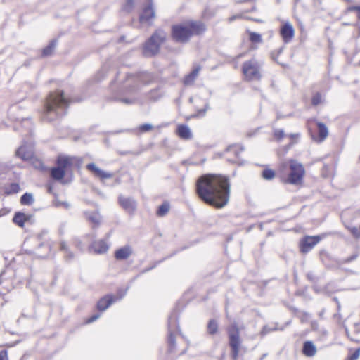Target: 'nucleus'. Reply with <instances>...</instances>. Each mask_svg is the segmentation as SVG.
Listing matches in <instances>:
<instances>
[{
  "label": "nucleus",
  "mask_w": 360,
  "mask_h": 360,
  "mask_svg": "<svg viewBox=\"0 0 360 360\" xmlns=\"http://www.w3.org/2000/svg\"><path fill=\"white\" fill-rule=\"evenodd\" d=\"M302 354L307 357L314 356L317 352L316 347L311 340L305 341L302 346Z\"/></svg>",
  "instance_id": "nucleus-17"
},
{
  "label": "nucleus",
  "mask_w": 360,
  "mask_h": 360,
  "mask_svg": "<svg viewBox=\"0 0 360 360\" xmlns=\"http://www.w3.org/2000/svg\"><path fill=\"white\" fill-rule=\"evenodd\" d=\"M198 114H203V108L198 111Z\"/></svg>",
  "instance_id": "nucleus-60"
},
{
  "label": "nucleus",
  "mask_w": 360,
  "mask_h": 360,
  "mask_svg": "<svg viewBox=\"0 0 360 360\" xmlns=\"http://www.w3.org/2000/svg\"><path fill=\"white\" fill-rule=\"evenodd\" d=\"M250 40L254 43H262V39L260 34L250 32Z\"/></svg>",
  "instance_id": "nucleus-34"
},
{
  "label": "nucleus",
  "mask_w": 360,
  "mask_h": 360,
  "mask_svg": "<svg viewBox=\"0 0 360 360\" xmlns=\"http://www.w3.org/2000/svg\"><path fill=\"white\" fill-rule=\"evenodd\" d=\"M29 219V216L25 213L18 212L14 214L13 221L20 227H23L25 222Z\"/></svg>",
  "instance_id": "nucleus-24"
},
{
  "label": "nucleus",
  "mask_w": 360,
  "mask_h": 360,
  "mask_svg": "<svg viewBox=\"0 0 360 360\" xmlns=\"http://www.w3.org/2000/svg\"><path fill=\"white\" fill-rule=\"evenodd\" d=\"M57 167L65 169L70 166L72 162L68 157L59 156L57 159Z\"/></svg>",
  "instance_id": "nucleus-30"
},
{
  "label": "nucleus",
  "mask_w": 360,
  "mask_h": 360,
  "mask_svg": "<svg viewBox=\"0 0 360 360\" xmlns=\"http://www.w3.org/2000/svg\"><path fill=\"white\" fill-rule=\"evenodd\" d=\"M280 34L285 44L290 42L295 34L293 26L288 22H285L281 27Z\"/></svg>",
  "instance_id": "nucleus-12"
},
{
  "label": "nucleus",
  "mask_w": 360,
  "mask_h": 360,
  "mask_svg": "<svg viewBox=\"0 0 360 360\" xmlns=\"http://www.w3.org/2000/svg\"><path fill=\"white\" fill-rule=\"evenodd\" d=\"M321 240L320 236H306L300 241V251L307 253L310 251Z\"/></svg>",
  "instance_id": "nucleus-11"
},
{
  "label": "nucleus",
  "mask_w": 360,
  "mask_h": 360,
  "mask_svg": "<svg viewBox=\"0 0 360 360\" xmlns=\"http://www.w3.org/2000/svg\"><path fill=\"white\" fill-rule=\"evenodd\" d=\"M65 258L67 261H70L74 258V254L68 250V252H65Z\"/></svg>",
  "instance_id": "nucleus-47"
},
{
  "label": "nucleus",
  "mask_w": 360,
  "mask_h": 360,
  "mask_svg": "<svg viewBox=\"0 0 360 360\" xmlns=\"http://www.w3.org/2000/svg\"><path fill=\"white\" fill-rule=\"evenodd\" d=\"M208 109H210V105H209V104H208V103H206V104L205 105L204 108H203V115L207 112V110Z\"/></svg>",
  "instance_id": "nucleus-54"
},
{
  "label": "nucleus",
  "mask_w": 360,
  "mask_h": 360,
  "mask_svg": "<svg viewBox=\"0 0 360 360\" xmlns=\"http://www.w3.org/2000/svg\"><path fill=\"white\" fill-rule=\"evenodd\" d=\"M55 205L56 207H58V206H60V205H63L64 206L66 209H68L70 207V205L68 202H60V201H58L55 203Z\"/></svg>",
  "instance_id": "nucleus-48"
},
{
  "label": "nucleus",
  "mask_w": 360,
  "mask_h": 360,
  "mask_svg": "<svg viewBox=\"0 0 360 360\" xmlns=\"http://www.w3.org/2000/svg\"><path fill=\"white\" fill-rule=\"evenodd\" d=\"M155 18V11L153 7V0H148L147 6H144L139 15V22L141 24L146 23L148 25L152 24L151 20Z\"/></svg>",
  "instance_id": "nucleus-8"
},
{
  "label": "nucleus",
  "mask_w": 360,
  "mask_h": 360,
  "mask_svg": "<svg viewBox=\"0 0 360 360\" xmlns=\"http://www.w3.org/2000/svg\"><path fill=\"white\" fill-rule=\"evenodd\" d=\"M228 335L231 348H239L240 343V332L236 323L231 324L228 328Z\"/></svg>",
  "instance_id": "nucleus-10"
},
{
  "label": "nucleus",
  "mask_w": 360,
  "mask_h": 360,
  "mask_svg": "<svg viewBox=\"0 0 360 360\" xmlns=\"http://www.w3.org/2000/svg\"><path fill=\"white\" fill-rule=\"evenodd\" d=\"M276 176L275 172L271 169H265L262 172V176L264 179L270 181Z\"/></svg>",
  "instance_id": "nucleus-33"
},
{
  "label": "nucleus",
  "mask_w": 360,
  "mask_h": 360,
  "mask_svg": "<svg viewBox=\"0 0 360 360\" xmlns=\"http://www.w3.org/2000/svg\"><path fill=\"white\" fill-rule=\"evenodd\" d=\"M270 328H269V327L267 326H265L263 327L262 331H261V335H266L268 333L270 332Z\"/></svg>",
  "instance_id": "nucleus-51"
},
{
  "label": "nucleus",
  "mask_w": 360,
  "mask_h": 360,
  "mask_svg": "<svg viewBox=\"0 0 360 360\" xmlns=\"http://www.w3.org/2000/svg\"><path fill=\"white\" fill-rule=\"evenodd\" d=\"M177 134L183 139L188 140L192 138V133L187 125L181 124L178 126Z\"/></svg>",
  "instance_id": "nucleus-22"
},
{
  "label": "nucleus",
  "mask_w": 360,
  "mask_h": 360,
  "mask_svg": "<svg viewBox=\"0 0 360 360\" xmlns=\"http://www.w3.org/2000/svg\"><path fill=\"white\" fill-rule=\"evenodd\" d=\"M58 41L56 39H52L49 45L43 49L41 56L43 57H48L52 55L56 46Z\"/></svg>",
  "instance_id": "nucleus-26"
},
{
  "label": "nucleus",
  "mask_w": 360,
  "mask_h": 360,
  "mask_svg": "<svg viewBox=\"0 0 360 360\" xmlns=\"http://www.w3.org/2000/svg\"><path fill=\"white\" fill-rule=\"evenodd\" d=\"M244 150L243 147L240 146L238 144H233L231 146H229L226 150V154H233V157H227V161L232 162V163H236L238 165H243L244 162L240 160V154L242 151Z\"/></svg>",
  "instance_id": "nucleus-9"
},
{
  "label": "nucleus",
  "mask_w": 360,
  "mask_h": 360,
  "mask_svg": "<svg viewBox=\"0 0 360 360\" xmlns=\"http://www.w3.org/2000/svg\"><path fill=\"white\" fill-rule=\"evenodd\" d=\"M242 56V54H240L237 56V58H240Z\"/></svg>",
  "instance_id": "nucleus-61"
},
{
  "label": "nucleus",
  "mask_w": 360,
  "mask_h": 360,
  "mask_svg": "<svg viewBox=\"0 0 360 360\" xmlns=\"http://www.w3.org/2000/svg\"><path fill=\"white\" fill-rule=\"evenodd\" d=\"M219 331V323L216 319H210L207 325V332L210 335H216Z\"/></svg>",
  "instance_id": "nucleus-25"
},
{
  "label": "nucleus",
  "mask_w": 360,
  "mask_h": 360,
  "mask_svg": "<svg viewBox=\"0 0 360 360\" xmlns=\"http://www.w3.org/2000/svg\"><path fill=\"white\" fill-rule=\"evenodd\" d=\"M319 141H323L328 135V130L326 125L323 122L317 123Z\"/></svg>",
  "instance_id": "nucleus-27"
},
{
  "label": "nucleus",
  "mask_w": 360,
  "mask_h": 360,
  "mask_svg": "<svg viewBox=\"0 0 360 360\" xmlns=\"http://www.w3.org/2000/svg\"><path fill=\"white\" fill-rule=\"evenodd\" d=\"M346 333H347V336L349 337V333H348V330H346Z\"/></svg>",
  "instance_id": "nucleus-64"
},
{
  "label": "nucleus",
  "mask_w": 360,
  "mask_h": 360,
  "mask_svg": "<svg viewBox=\"0 0 360 360\" xmlns=\"http://www.w3.org/2000/svg\"><path fill=\"white\" fill-rule=\"evenodd\" d=\"M250 20H253V21H255V22H263L262 20H260V19H257V18H255V19H254V18H250Z\"/></svg>",
  "instance_id": "nucleus-57"
},
{
  "label": "nucleus",
  "mask_w": 360,
  "mask_h": 360,
  "mask_svg": "<svg viewBox=\"0 0 360 360\" xmlns=\"http://www.w3.org/2000/svg\"><path fill=\"white\" fill-rule=\"evenodd\" d=\"M238 17L236 15H233V16H231L229 20L230 21H233L235 19H236Z\"/></svg>",
  "instance_id": "nucleus-58"
},
{
  "label": "nucleus",
  "mask_w": 360,
  "mask_h": 360,
  "mask_svg": "<svg viewBox=\"0 0 360 360\" xmlns=\"http://www.w3.org/2000/svg\"><path fill=\"white\" fill-rule=\"evenodd\" d=\"M170 205L168 202H164L157 210L156 214L159 217L165 216L169 210Z\"/></svg>",
  "instance_id": "nucleus-32"
},
{
  "label": "nucleus",
  "mask_w": 360,
  "mask_h": 360,
  "mask_svg": "<svg viewBox=\"0 0 360 360\" xmlns=\"http://www.w3.org/2000/svg\"><path fill=\"white\" fill-rule=\"evenodd\" d=\"M120 101L122 103H126V104H131V103H132V101L129 99V98H121V99H120Z\"/></svg>",
  "instance_id": "nucleus-52"
},
{
  "label": "nucleus",
  "mask_w": 360,
  "mask_h": 360,
  "mask_svg": "<svg viewBox=\"0 0 360 360\" xmlns=\"http://www.w3.org/2000/svg\"><path fill=\"white\" fill-rule=\"evenodd\" d=\"M206 26L200 20H187L171 27V37L176 43L186 44L193 36L202 34Z\"/></svg>",
  "instance_id": "nucleus-3"
},
{
  "label": "nucleus",
  "mask_w": 360,
  "mask_h": 360,
  "mask_svg": "<svg viewBox=\"0 0 360 360\" xmlns=\"http://www.w3.org/2000/svg\"><path fill=\"white\" fill-rule=\"evenodd\" d=\"M91 247L97 254L105 253L109 249V245L107 241L105 240H99L98 241H95L91 244Z\"/></svg>",
  "instance_id": "nucleus-20"
},
{
  "label": "nucleus",
  "mask_w": 360,
  "mask_h": 360,
  "mask_svg": "<svg viewBox=\"0 0 360 360\" xmlns=\"http://www.w3.org/2000/svg\"><path fill=\"white\" fill-rule=\"evenodd\" d=\"M114 301L115 300L112 295H107L98 300L96 307L98 310L103 311L106 310Z\"/></svg>",
  "instance_id": "nucleus-18"
},
{
  "label": "nucleus",
  "mask_w": 360,
  "mask_h": 360,
  "mask_svg": "<svg viewBox=\"0 0 360 360\" xmlns=\"http://www.w3.org/2000/svg\"><path fill=\"white\" fill-rule=\"evenodd\" d=\"M288 168V165L286 163H283L281 165L280 167V170H283L285 169H287Z\"/></svg>",
  "instance_id": "nucleus-55"
},
{
  "label": "nucleus",
  "mask_w": 360,
  "mask_h": 360,
  "mask_svg": "<svg viewBox=\"0 0 360 360\" xmlns=\"http://www.w3.org/2000/svg\"><path fill=\"white\" fill-rule=\"evenodd\" d=\"M284 48H285V46H283L278 48V49L274 50L271 53V58L274 60L277 61L278 57L279 56V55H281L283 53Z\"/></svg>",
  "instance_id": "nucleus-35"
},
{
  "label": "nucleus",
  "mask_w": 360,
  "mask_h": 360,
  "mask_svg": "<svg viewBox=\"0 0 360 360\" xmlns=\"http://www.w3.org/2000/svg\"><path fill=\"white\" fill-rule=\"evenodd\" d=\"M43 245H44V243H40L39 247H41Z\"/></svg>",
  "instance_id": "nucleus-63"
},
{
  "label": "nucleus",
  "mask_w": 360,
  "mask_h": 360,
  "mask_svg": "<svg viewBox=\"0 0 360 360\" xmlns=\"http://www.w3.org/2000/svg\"><path fill=\"white\" fill-rule=\"evenodd\" d=\"M239 348H231V356L233 359H236L238 355Z\"/></svg>",
  "instance_id": "nucleus-49"
},
{
  "label": "nucleus",
  "mask_w": 360,
  "mask_h": 360,
  "mask_svg": "<svg viewBox=\"0 0 360 360\" xmlns=\"http://www.w3.org/2000/svg\"><path fill=\"white\" fill-rule=\"evenodd\" d=\"M348 10L349 11H357V18L360 20V5L359 6H353L349 7Z\"/></svg>",
  "instance_id": "nucleus-43"
},
{
  "label": "nucleus",
  "mask_w": 360,
  "mask_h": 360,
  "mask_svg": "<svg viewBox=\"0 0 360 360\" xmlns=\"http://www.w3.org/2000/svg\"><path fill=\"white\" fill-rule=\"evenodd\" d=\"M99 317H100V314H96L91 316V317H89L86 320V323H93L94 321H96Z\"/></svg>",
  "instance_id": "nucleus-45"
},
{
  "label": "nucleus",
  "mask_w": 360,
  "mask_h": 360,
  "mask_svg": "<svg viewBox=\"0 0 360 360\" xmlns=\"http://www.w3.org/2000/svg\"><path fill=\"white\" fill-rule=\"evenodd\" d=\"M15 154L18 157L20 158L23 160H31L33 157V152L26 146H21L19 147L16 150Z\"/></svg>",
  "instance_id": "nucleus-21"
},
{
  "label": "nucleus",
  "mask_w": 360,
  "mask_h": 360,
  "mask_svg": "<svg viewBox=\"0 0 360 360\" xmlns=\"http://www.w3.org/2000/svg\"><path fill=\"white\" fill-rule=\"evenodd\" d=\"M47 190H48V193H53V187H52V186L51 185H49L48 188H47Z\"/></svg>",
  "instance_id": "nucleus-56"
},
{
  "label": "nucleus",
  "mask_w": 360,
  "mask_h": 360,
  "mask_svg": "<svg viewBox=\"0 0 360 360\" xmlns=\"http://www.w3.org/2000/svg\"><path fill=\"white\" fill-rule=\"evenodd\" d=\"M200 70L201 66L196 65L189 74L185 76L184 79V84L185 86L192 85L198 76Z\"/></svg>",
  "instance_id": "nucleus-19"
},
{
  "label": "nucleus",
  "mask_w": 360,
  "mask_h": 360,
  "mask_svg": "<svg viewBox=\"0 0 360 360\" xmlns=\"http://www.w3.org/2000/svg\"><path fill=\"white\" fill-rule=\"evenodd\" d=\"M166 39L167 33L162 29H157L143 44V55L147 58L156 56Z\"/></svg>",
  "instance_id": "nucleus-4"
},
{
  "label": "nucleus",
  "mask_w": 360,
  "mask_h": 360,
  "mask_svg": "<svg viewBox=\"0 0 360 360\" xmlns=\"http://www.w3.org/2000/svg\"><path fill=\"white\" fill-rule=\"evenodd\" d=\"M119 202L122 208L129 214H134L136 209V202L132 198L120 196Z\"/></svg>",
  "instance_id": "nucleus-14"
},
{
  "label": "nucleus",
  "mask_w": 360,
  "mask_h": 360,
  "mask_svg": "<svg viewBox=\"0 0 360 360\" xmlns=\"http://www.w3.org/2000/svg\"><path fill=\"white\" fill-rule=\"evenodd\" d=\"M243 73L248 80H259L261 78L259 65L255 59L246 61L243 65Z\"/></svg>",
  "instance_id": "nucleus-6"
},
{
  "label": "nucleus",
  "mask_w": 360,
  "mask_h": 360,
  "mask_svg": "<svg viewBox=\"0 0 360 360\" xmlns=\"http://www.w3.org/2000/svg\"><path fill=\"white\" fill-rule=\"evenodd\" d=\"M126 79L127 81H133L135 82H141L143 84H148L153 79V77L148 72H142L136 75L133 74H127Z\"/></svg>",
  "instance_id": "nucleus-13"
},
{
  "label": "nucleus",
  "mask_w": 360,
  "mask_h": 360,
  "mask_svg": "<svg viewBox=\"0 0 360 360\" xmlns=\"http://www.w3.org/2000/svg\"><path fill=\"white\" fill-rule=\"evenodd\" d=\"M34 200L32 193H25L20 198V203L23 205H30Z\"/></svg>",
  "instance_id": "nucleus-31"
},
{
  "label": "nucleus",
  "mask_w": 360,
  "mask_h": 360,
  "mask_svg": "<svg viewBox=\"0 0 360 360\" xmlns=\"http://www.w3.org/2000/svg\"><path fill=\"white\" fill-rule=\"evenodd\" d=\"M0 360H8V352L6 350L4 349L0 351Z\"/></svg>",
  "instance_id": "nucleus-46"
},
{
  "label": "nucleus",
  "mask_w": 360,
  "mask_h": 360,
  "mask_svg": "<svg viewBox=\"0 0 360 360\" xmlns=\"http://www.w3.org/2000/svg\"><path fill=\"white\" fill-rule=\"evenodd\" d=\"M176 324V316L174 314H171L168 318V352H174L176 348V338L174 335V329Z\"/></svg>",
  "instance_id": "nucleus-7"
},
{
  "label": "nucleus",
  "mask_w": 360,
  "mask_h": 360,
  "mask_svg": "<svg viewBox=\"0 0 360 360\" xmlns=\"http://www.w3.org/2000/svg\"><path fill=\"white\" fill-rule=\"evenodd\" d=\"M349 231L352 236L355 238H359L360 237V229H359L357 227H352L349 229Z\"/></svg>",
  "instance_id": "nucleus-42"
},
{
  "label": "nucleus",
  "mask_w": 360,
  "mask_h": 360,
  "mask_svg": "<svg viewBox=\"0 0 360 360\" xmlns=\"http://www.w3.org/2000/svg\"><path fill=\"white\" fill-rule=\"evenodd\" d=\"M289 167L290 172L286 179V182L291 184H298L301 182L305 174L303 165L296 160H291Z\"/></svg>",
  "instance_id": "nucleus-5"
},
{
  "label": "nucleus",
  "mask_w": 360,
  "mask_h": 360,
  "mask_svg": "<svg viewBox=\"0 0 360 360\" xmlns=\"http://www.w3.org/2000/svg\"><path fill=\"white\" fill-rule=\"evenodd\" d=\"M134 0H127L125 4L123 6V9L127 12H130L134 7Z\"/></svg>",
  "instance_id": "nucleus-37"
},
{
  "label": "nucleus",
  "mask_w": 360,
  "mask_h": 360,
  "mask_svg": "<svg viewBox=\"0 0 360 360\" xmlns=\"http://www.w3.org/2000/svg\"><path fill=\"white\" fill-rule=\"evenodd\" d=\"M71 101L65 97L63 91L51 92L45 102L41 119L44 122H53L67 113Z\"/></svg>",
  "instance_id": "nucleus-2"
},
{
  "label": "nucleus",
  "mask_w": 360,
  "mask_h": 360,
  "mask_svg": "<svg viewBox=\"0 0 360 360\" xmlns=\"http://www.w3.org/2000/svg\"><path fill=\"white\" fill-rule=\"evenodd\" d=\"M274 135L277 140H281L284 137L285 133L283 129H276L274 131Z\"/></svg>",
  "instance_id": "nucleus-39"
},
{
  "label": "nucleus",
  "mask_w": 360,
  "mask_h": 360,
  "mask_svg": "<svg viewBox=\"0 0 360 360\" xmlns=\"http://www.w3.org/2000/svg\"><path fill=\"white\" fill-rule=\"evenodd\" d=\"M307 277L310 281L313 283H316L319 281V278L314 274V272L307 273Z\"/></svg>",
  "instance_id": "nucleus-41"
},
{
  "label": "nucleus",
  "mask_w": 360,
  "mask_h": 360,
  "mask_svg": "<svg viewBox=\"0 0 360 360\" xmlns=\"http://www.w3.org/2000/svg\"><path fill=\"white\" fill-rule=\"evenodd\" d=\"M354 328H355V331L356 333H359L360 332V324L359 323H356L354 325Z\"/></svg>",
  "instance_id": "nucleus-53"
},
{
  "label": "nucleus",
  "mask_w": 360,
  "mask_h": 360,
  "mask_svg": "<svg viewBox=\"0 0 360 360\" xmlns=\"http://www.w3.org/2000/svg\"><path fill=\"white\" fill-rule=\"evenodd\" d=\"M266 356H267V354H263L262 356L261 357L260 360H263Z\"/></svg>",
  "instance_id": "nucleus-59"
},
{
  "label": "nucleus",
  "mask_w": 360,
  "mask_h": 360,
  "mask_svg": "<svg viewBox=\"0 0 360 360\" xmlns=\"http://www.w3.org/2000/svg\"><path fill=\"white\" fill-rule=\"evenodd\" d=\"M60 249L61 251H63L64 252H68V247L67 244L65 242H61L60 244Z\"/></svg>",
  "instance_id": "nucleus-50"
},
{
  "label": "nucleus",
  "mask_w": 360,
  "mask_h": 360,
  "mask_svg": "<svg viewBox=\"0 0 360 360\" xmlns=\"http://www.w3.org/2000/svg\"><path fill=\"white\" fill-rule=\"evenodd\" d=\"M50 175L54 180H62L65 175V170L58 167H54L51 169Z\"/></svg>",
  "instance_id": "nucleus-23"
},
{
  "label": "nucleus",
  "mask_w": 360,
  "mask_h": 360,
  "mask_svg": "<svg viewBox=\"0 0 360 360\" xmlns=\"http://www.w3.org/2000/svg\"><path fill=\"white\" fill-rule=\"evenodd\" d=\"M136 87H134L133 89L131 91H136Z\"/></svg>",
  "instance_id": "nucleus-62"
},
{
  "label": "nucleus",
  "mask_w": 360,
  "mask_h": 360,
  "mask_svg": "<svg viewBox=\"0 0 360 360\" xmlns=\"http://www.w3.org/2000/svg\"><path fill=\"white\" fill-rule=\"evenodd\" d=\"M360 356V348L356 349L352 354L348 356L347 360H357Z\"/></svg>",
  "instance_id": "nucleus-38"
},
{
  "label": "nucleus",
  "mask_w": 360,
  "mask_h": 360,
  "mask_svg": "<svg viewBox=\"0 0 360 360\" xmlns=\"http://www.w3.org/2000/svg\"><path fill=\"white\" fill-rule=\"evenodd\" d=\"M20 188L18 183H11L4 187V193L9 195L19 192Z\"/></svg>",
  "instance_id": "nucleus-28"
},
{
  "label": "nucleus",
  "mask_w": 360,
  "mask_h": 360,
  "mask_svg": "<svg viewBox=\"0 0 360 360\" xmlns=\"http://www.w3.org/2000/svg\"><path fill=\"white\" fill-rule=\"evenodd\" d=\"M133 253L130 245H124L115 250L114 256L117 260H124L128 259Z\"/></svg>",
  "instance_id": "nucleus-16"
},
{
  "label": "nucleus",
  "mask_w": 360,
  "mask_h": 360,
  "mask_svg": "<svg viewBox=\"0 0 360 360\" xmlns=\"http://www.w3.org/2000/svg\"><path fill=\"white\" fill-rule=\"evenodd\" d=\"M84 214L86 219L92 222L95 225H98L100 224V215L98 212H85Z\"/></svg>",
  "instance_id": "nucleus-29"
},
{
  "label": "nucleus",
  "mask_w": 360,
  "mask_h": 360,
  "mask_svg": "<svg viewBox=\"0 0 360 360\" xmlns=\"http://www.w3.org/2000/svg\"><path fill=\"white\" fill-rule=\"evenodd\" d=\"M153 125L150 124H143L139 127V129L141 132H146L153 129Z\"/></svg>",
  "instance_id": "nucleus-40"
},
{
  "label": "nucleus",
  "mask_w": 360,
  "mask_h": 360,
  "mask_svg": "<svg viewBox=\"0 0 360 360\" xmlns=\"http://www.w3.org/2000/svg\"><path fill=\"white\" fill-rule=\"evenodd\" d=\"M358 254L357 253H354L352 255H351L350 257L346 258L345 260H344V262L345 263H349L354 260H355L357 257H358Z\"/></svg>",
  "instance_id": "nucleus-44"
},
{
  "label": "nucleus",
  "mask_w": 360,
  "mask_h": 360,
  "mask_svg": "<svg viewBox=\"0 0 360 360\" xmlns=\"http://www.w3.org/2000/svg\"><path fill=\"white\" fill-rule=\"evenodd\" d=\"M86 167L89 171L94 173L95 176L100 178L101 179H110L113 176L112 173L106 172L101 169L100 168L96 167V165L93 162L89 163Z\"/></svg>",
  "instance_id": "nucleus-15"
},
{
  "label": "nucleus",
  "mask_w": 360,
  "mask_h": 360,
  "mask_svg": "<svg viewBox=\"0 0 360 360\" xmlns=\"http://www.w3.org/2000/svg\"><path fill=\"white\" fill-rule=\"evenodd\" d=\"M195 191L205 204L217 209L223 208L230 198L229 179L221 174H203L196 181Z\"/></svg>",
  "instance_id": "nucleus-1"
},
{
  "label": "nucleus",
  "mask_w": 360,
  "mask_h": 360,
  "mask_svg": "<svg viewBox=\"0 0 360 360\" xmlns=\"http://www.w3.org/2000/svg\"><path fill=\"white\" fill-rule=\"evenodd\" d=\"M321 102V95L320 93H316L311 98V104L314 106L318 105Z\"/></svg>",
  "instance_id": "nucleus-36"
}]
</instances>
